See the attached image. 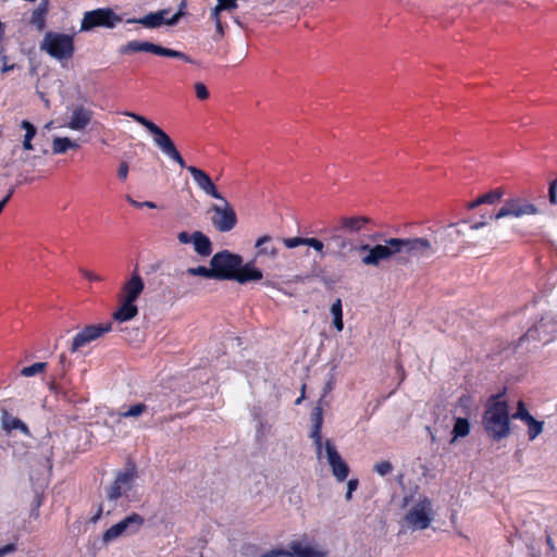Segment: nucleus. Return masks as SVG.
I'll return each instance as SVG.
<instances>
[{"label":"nucleus","instance_id":"f257e3e1","mask_svg":"<svg viewBox=\"0 0 557 557\" xmlns=\"http://www.w3.org/2000/svg\"><path fill=\"white\" fill-rule=\"evenodd\" d=\"M123 114L143 125L152 135L153 144L164 156L176 162L181 168H186L193 176L196 186L203 194L220 201V203H213L209 209V212H212L211 223L215 230L221 233L232 231L237 224L235 210L227 199L218 190V187L209 174L194 165L186 166L183 157L176 149L171 137L156 123L135 112L125 111Z\"/></svg>","mask_w":557,"mask_h":557},{"label":"nucleus","instance_id":"f03ea898","mask_svg":"<svg viewBox=\"0 0 557 557\" xmlns=\"http://www.w3.org/2000/svg\"><path fill=\"white\" fill-rule=\"evenodd\" d=\"M482 424L486 434L494 441H500L510 434L508 405L502 394L493 395L487 400Z\"/></svg>","mask_w":557,"mask_h":557},{"label":"nucleus","instance_id":"7ed1b4c3","mask_svg":"<svg viewBox=\"0 0 557 557\" xmlns=\"http://www.w3.org/2000/svg\"><path fill=\"white\" fill-rule=\"evenodd\" d=\"M39 49L59 62L67 61L73 58L75 52L74 36L65 33L47 32Z\"/></svg>","mask_w":557,"mask_h":557},{"label":"nucleus","instance_id":"20e7f679","mask_svg":"<svg viewBox=\"0 0 557 557\" xmlns=\"http://www.w3.org/2000/svg\"><path fill=\"white\" fill-rule=\"evenodd\" d=\"M359 252H367L361 258V263L367 267H379L382 261H388L399 256L398 238H388L384 244L370 246L363 244L358 247Z\"/></svg>","mask_w":557,"mask_h":557},{"label":"nucleus","instance_id":"39448f33","mask_svg":"<svg viewBox=\"0 0 557 557\" xmlns=\"http://www.w3.org/2000/svg\"><path fill=\"white\" fill-rule=\"evenodd\" d=\"M137 478L136 467L131 465L123 471L116 473L114 481L106 487V497L110 502H116L120 498L128 499Z\"/></svg>","mask_w":557,"mask_h":557},{"label":"nucleus","instance_id":"423d86ee","mask_svg":"<svg viewBox=\"0 0 557 557\" xmlns=\"http://www.w3.org/2000/svg\"><path fill=\"white\" fill-rule=\"evenodd\" d=\"M412 530H425L433 521V503L428 497H420L404 517Z\"/></svg>","mask_w":557,"mask_h":557},{"label":"nucleus","instance_id":"0eeeda50","mask_svg":"<svg viewBox=\"0 0 557 557\" xmlns=\"http://www.w3.org/2000/svg\"><path fill=\"white\" fill-rule=\"evenodd\" d=\"M242 263L243 258L228 250L216 252L210 260L215 280H233Z\"/></svg>","mask_w":557,"mask_h":557},{"label":"nucleus","instance_id":"6e6552de","mask_svg":"<svg viewBox=\"0 0 557 557\" xmlns=\"http://www.w3.org/2000/svg\"><path fill=\"white\" fill-rule=\"evenodd\" d=\"M145 523V519L139 513H131L120 522L110 527L102 535V542L109 544L121 536L136 534Z\"/></svg>","mask_w":557,"mask_h":557},{"label":"nucleus","instance_id":"1a4fd4ad","mask_svg":"<svg viewBox=\"0 0 557 557\" xmlns=\"http://www.w3.org/2000/svg\"><path fill=\"white\" fill-rule=\"evenodd\" d=\"M140 51L150 52L162 57L177 58L187 63H193V60L187 54L177 50L164 48L149 41L132 40L122 46L120 49V52L123 54Z\"/></svg>","mask_w":557,"mask_h":557},{"label":"nucleus","instance_id":"9d476101","mask_svg":"<svg viewBox=\"0 0 557 557\" xmlns=\"http://www.w3.org/2000/svg\"><path fill=\"white\" fill-rule=\"evenodd\" d=\"M112 330V323L107 322L102 324H89L83 327L73 337L70 344V351L72 354L78 352L82 348L86 347L90 343L101 338L104 334Z\"/></svg>","mask_w":557,"mask_h":557},{"label":"nucleus","instance_id":"9b49d317","mask_svg":"<svg viewBox=\"0 0 557 557\" xmlns=\"http://www.w3.org/2000/svg\"><path fill=\"white\" fill-rule=\"evenodd\" d=\"M399 256L408 258H429L436 247L425 237L398 238Z\"/></svg>","mask_w":557,"mask_h":557},{"label":"nucleus","instance_id":"f8f14e48","mask_svg":"<svg viewBox=\"0 0 557 557\" xmlns=\"http://www.w3.org/2000/svg\"><path fill=\"white\" fill-rule=\"evenodd\" d=\"M122 18L111 9H97L84 14L81 32H87L98 26L113 28Z\"/></svg>","mask_w":557,"mask_h":557},{"label":"nucleus","instance_id":"ddd939ff","mask_svg":"<svg viewBox=\"0 0 557 557\" xmlns=\"http://www.w3.org/2000/svg\"><path fill=\"white\" fill-rule=\"evenodd\" d=\"M537 213V208L522 198H511L504 202L503 207L490 215V220H500L504 218H522Z\"/></svg>","mask_w":557,"mask_h":557},{"label":"nucleus","instance_id":"4468645a","mask_svg":"<svg viewBox=\"0 0 557 557\" xmlns=\"http://www.w3.org/2000/svg\"><path fill=\"white\" fill-rule=\"evenodd\" d=\"M324 450L327 463L332 470V474L336 481L344 482L348 478L349 466L346 461H344L335 445L330 440L325 441Z\"/></svg>","mask_w":557,"mask_h":557},{"label":"nucleus","instance_id":"2eb2a0df","mask_svg":"<svg viewBox=\"0 0 557 557\" xmlns=\"http://www.w3.org/2000/svg\"><path fill=\"white\" fill-rule=\"evenodd\" d=\"M556 334L557 321L555 319L543 318L521 337V341L533 339L549 343Z\"/></svg>","mask_w":557,"mask_h":557},{"label":"nucleus","instance_id":"dca6fc26","mask_svg":"<svg viewBox=\"0 0 557 557\" xmlns=\"http://www.w3.org/2000/svg\"><path fill=\"white\" fill-rule=\"evenodd\" d=\"M168 10H161L158 12L149 13L140 18H129L127 20V23H138L147 28H157L163 24L173 26L178 22L182 15L181 12H177L171 18H168Z\"/></svg>","mask_w":557,"mask_h":557},{"label":"nucleus","instance_id":"f3484780","mask_svg":"<svg viewBox=\"0 0 557 557\" xmlns=\"http://www.w3.org/2000/svg\"><path fill=\"white\" fill-rule=\"evenodd\" d=\"M145 289V282L135 269L128 280L122 286L121 298L128 301H136Z\"/></svg>","mask_w":557,"mask_h":557},{"label":"nucleus","instance_id":"a211bd4d","mask_svg":"<svg viewBox=\"0 0 557 557\" xmlns=\"http://www.w3.org/2000/svg\"><path fill=\"white\" fill-rule=\"evenodd\" d=\"M94 112L84 106H76L65 126L72 131H84L92 120Z\"/></svg>","mask_w":557,"mask_h":557},{"label":"nucleus","instance_id":"6ab92c4d","mask_svg":"<svg viewBox=\"0 0 557 557\" xmlns=\"http://www.w3.org/2000/svg\"><path fill=\"white\" fill-rule=\"evenodd\" d=\"M289 549L292 557H327V550L317 544L294 541Z\"/></svg>","mask_w":557,"mask_h":557},{"label":"nucleus","instance_id":"aec40b11","mask_svg":"<svg viewBox=\"0 0 557 557\" xmlns=\"http://www.w3.org/2000/svg\"><path fill=\"white\" fill-rule=\"evenodd\" d=\"M368 223L369 219L366 216H343L338 220L334 231L346 235H355L361 232Z\"/></svg>","mask_w":557,"mask_h":557},{"label":"nucleus","instance_id":"412c9836","mask_svg":"<svg viewBox=\"0 0 557 557\" xmlns=\"http://www.w3.org/2000/svg\"><path fill=\"white\" fill-rule=\"evenodd\" d=\"M0 422L2 430L7 433L18 430L24 435L32 436L29 428L21 419L10 414L7 409L1 410Z\"/></svg>","mask_w":557,"mask_h":557},{"label":"nucleus","instance_id":"4be33fe9","mask_svg":"<svg viewBox=\"0 0 557 557\" xmlns=\"http://www.w3.org/2000/svg\"><path fill=\"white\" fill-rule=\"evenodd\" d=\"M262 276V271L256 268L253 265V262H248L246 264L242 263L239 270H237V273H235L233 280H235L239 284H246L250 281H260Z\"/></svg>","mask_w":557,"mask_h":557},{"label":"nucleus","instance_id":"5701e85b","mask_svg":"<svg viewBox=\"0 0 557 557\" xmlns=\"http://www.w3.org/2000/svg\"><path fill=\"white\" fill-rule=\"evenodd\" d=\"M255 246L258 250L257 256H265L274 260L278 255V248L269 235L258 238Z\"/></svg>","mask_w":557,"mask_h":557},{"label":"nucleus","instance_id":"b1692460","mask_svg":"<svg viewBox=\"0 0 557 557\" xmlns=\"http://www.w3.org/2000/svg\"><path fill=\"white\" fill-rule=\"evenodd\" d=\"M342 232L332 231V235L330 240L334 243L337 255L344 257L346 252L358 250V247L354 244L352 240L347 238Z\"/></svg>","mask_w":557,"mask_h":557},{"label":"nucleus","instance_id":"393cba45","mask_svg":"<svg viewBox=\"0 0 557 557\" xmlns=\"http://www.w3.org/2000/svg\"><path fill=\"white\" fill-rule=\"evenodd\" d=\"M147 410H148V406L146 404L136 403L128 407H126V406L122 407V409L120 411L111 413V417H116L117 422L120 421L121 418L136 420V419L140 418L144 413H146Z\"/></svg>","mask_w":557,"mask_h":557},{"label":"nucleus","instance_id":"a878e982","mask_svg":"<svg viewBox=\"0 0 557 557\" xmlns=\"http://www.w3.org/2000/svg\"><path fill=\"white\" fill-rule=\"evenodd\" d=\"M138 314V308L134 301L121 298L120 308L113 313V319L119 322H126Z\"/></svg>","mask_w":557,"mask_h":557},{"label":"nucleus","instance_id":"bb28decb","mask_svg":"<svg viewBox=\"0 0 557 557\" xmlns=\"http://www.w3.org/2000/svg\"><path fill=\"white\" fill-rule=\"evenodd\" d=\"M193 245L195 251L201 257H208L212 252L210 238L199 231L194 232Z\"/></svg>","mask_w":557,"mask_h":557},{"label":"nucleus","instance_id":"cd10ccee","mask_svg":"<svg viewBox=\"0 0 557 557\" xmlns=\"http://www.w3.org/2000/svg\"><path fill=\"white\" fill-rule=\"evenodd\" d=\"M79 145L69 137H54L52 140V152L54 154H63L69 149H77Z\"/></svg>","mask_w":557,"mask_h":557},{"label":"nucleus","instance_id":"c85d7f7f","mask_svg":"<svg viewBox=\"0 0 557 557\" xmlns=\"http://www.w3.org/2000/svg\"><path fill=\"white\" fill-rule=\"evenodd\" d=\"M47 13L45 4L38 5L32 13L30 24L39 32L44 30L46 27Z\"/></svg>","mask_w":557,"mask_h":557},{"label":"nucleus","instance_id":"c756f323","mask_svg":"<svg viewBox=\"0 0 557 557\" xmlns=\"http://www.w3.org/2000/svg\"><path fill=\"white\" fill-rule=\"evenodd\" d=\"M330 312H331V314L333 317L334 327L338 332L343 331V329H344V323H343V306H342V300L339 298L336 299L332 304Z\"/></svg>","mask_w":557,"mask_h":557},{"label":"nucleus","instance_id":"7c9ffc66","mask_svg":"<svg viewBox=\"0 0 557 557\" xmlns=\"http://www.w3.org/2000/svg\"><path fill=\"white\" fill-rule=\"evenodd\" d=\"M21 127L23 129H25V135H24V139H23V148L25 150H33L34 147H33L32 140L37 133L36 127L27 120H23L21 122Z\"/></svg>","mask_w":557,"mask_h":557},{"label":"nucleus","instance_id":"2f4dec72","mask_svg":"<svg viewBox=\"0 0 557 557\" xmlns=\"http://www.w3.org/2000/svg\"><path fill=\"white\" fill-rule=\"evenodd\" d=\"M470 433V423L467 418H456L455 424L453 428V441L465 437Z\"/></svg>","mask_w":557,"mask_h":557},{"label":"nucleus","instance_id":"473e14b6","mask_svg":"<svg viewBox=\"0 0 557 557\" xmlns=\"http://www.w3.org/2000/svg\"><path fill=\"white\" fill-rule=\"evenodd\" d=\"M524 423L528 425V436L530 441H534L543 432L544 422L537 421L533 416L524 421Z\"/></svg>","mask_w":557,"mask_h":557},{"label":"nucleus","instance_id":"72a5a7b5","mask_svg":"<svg viewBox=\"0 0 557 557\" xmlns=\"http://www.w3.org/2000/svg\"><path fill=\"white\" fill-rule=\"evenodd\" d=\"M47 368H48V363L47 362H35L32 366L24 367L20 371V375H22L24 377L36 376L38 374L44 373Z\"/></svg>","mask_w":557,"mask_h":557},{"label":"nucleus","instance_id":"f704fd0d","mask_svg":"<svg viewBox=\"0 0 557 557\" xmlns=\"http://www.w3.org/2000/svg\"><path fill=\"white\" fill-rule=\"evenodd\" d=\"M440 234L443 242L449 243L457 242L463 235V233L457 228L455 224L448 225Z\"/></svg>","mask_w":557,"mask_h":557},{"label":"nucleus","instance_id":"c9c22d12","mask_svg":"<svg viewBox=\"0 0 557 557\" xmlns=\"http://www.w3.org/2000/svg\"><path fill=\"white\" fill-rule=\"evenodd\" d=\"M310 437L313 441L315 446L317 457L318 459L322 458V451L324 449L325 443L322 442L321 429H317V426H312Z\"/></svg>","mask_w":557,"mask_h":557},{"label":"nucleus","instance_id":"e433bc0d","mask_svg":"<svg viewBox=\"0 0 557 557\" xmlns=\"http://www.w3.org/2000/svg\"><path fill=\"white\" fill-rule=\"evenodd\" d=\"M218 3L211 12V15H220L221 11H231L237 8V0H216Z\"/></svg>","mask_w":557,"mask_h":557},{"label":"nucleus","instance_id":"4c0bfd02","mask_svg":"<svg viewBox=\"0 0 557 557\" xmlns=\"http://www.w3.org/2000/svg\"><path fill=\"white\" fill-rule=\"evenodd\" d=\"M504 191L500 188H495L481 196L483 205H493L502 199Z\"/></svg>","mask_w":557,"mask_h":557},{"label":"nucleus","instance_id":"58836bf2","mask_svg":"<svg viewBox=\"0 0 557 557\" xmlns=\"http://www.w3.org/2000/svg\"><path fill=\"white\" fill-rule=\"evenodd\" d=\"M213 269L212 267L211 268H206V267H202V265H199L197 268H189L187 270V273L193 275V276H203L206 278H214V274L213 273Z\"/></svg>","mask_w":557,"mask_h":557},{"label":"nucleus","instance_id":"ea45409f","mask_svg":"<svg viewBox=\"0 0 557 557\" xmlns=\"http://www.w3.org/2000/svg\"><path fill=\"white\" fill-rule=\"evenodd\" d=\"M394 467L392 462L384 460L374 465L373 470L381 476H385L393 471Z\"/></svg>","mask_w":557,"mask_h":557},{"label":"nucleus","instance_id":"a19ab883","mask_svg":"<svg viewBox=\"0 0 557 557\" xmlns=\"http://www.w3.org/2000/svg\"><path fill=\"white\" fill-rule=\"evenodd\" d=\"M305 245L313 248L317 252L323 257L324 253V244L322 240L314 237H306Z\"/></svg>","mask_w":557,"mask_h":557},{"label":"nucleus","instance_id":"79ce46f5","mask_svg":"<svg viewBox=\"0 0 557 557\" xmlns=\"http://www.w3.org/2000/svg\"><path fill=\"white\" fill-rule=\"evenodd\" d=\"M532 416L530 414V412L525 408L524 403L520 400L518 403L517 411L512 414V418L521 420V421L524 422V421H527Z\"/></svg>","mask_w":557,"mask_h":557},{"label":"nucleus","instance_id":"37998d69","mask_svg":"<svg viewBox=\"0 0 557 557\" xmlns=\"http://www.w3.org/2000/svg\"><path fill=\"white\" fill-rule=\"evenodd\" d=\"M312 426H317V429H322L323 424V410L320 406L314 407L311 413Z\"/></svg>","mask_w":557,"mask_h":557},{"label":"nucleus","instance_id":"c03bdc74","mask_svg":"<svg viewBox=\"0 0 557 557\" xmlns=\"http://www.w3.org/2000/svg\"><path fill=\"white\" fill-rule=\"evenodd\" d=\"M252 557H292L290 556V549H271L267 553H262L258 556Z\"/></svg>","mask_w":557,"mask_h":557},{"label":"nucleus","instance_id":"a18cd8bd","mask_svg":"<svg viewBox=\"0 0 557 557\" xmlns=\"http://www.w3.org/2000/svg\"><path fill=\"white\" fill-rule=\"evenodd\" d=\"M306 237H290V238H284L283 244L286 248L293 249L298 246L305 245Z\"/></svg>","mask_w":557,"mask_h":557},{"label":"nucleus","instance_id":"49530a36","mask_svg":"<svg viewBox=\"0 0 557 557\" xmlns=\"http://www.w3.org/2000/svg\"><path fill=\"white\" fill-rule=\"evenodd\" d=\"M195 92L199 100H207L209 98V91L203 83L195 84Z\"/></svg>","mask_w":557,"mask_h":557},{"label":"nucleus","instance_id":"de8ad7c7","mask_svg":"<svg viewBox=\"0 0 557 557\" xmlns=\"http://www.w3.org/2000/svg\"><path fill=\"white\" fill-rule=\"evenodd\" d=\"M128 171H129L128 164L125 161L120 162L119 168H117V178L121 182H125L128 177Z\"/></svg>","mask_w":557,"mask_h":557},{"label":"nucleus","instance_id":"09e8293b","mask_svg":"<svg viewBox=\"0 0 557 557\" xmlns=\"http://www.w3.org/2000/svg\"><path fill=\"white\" fill-rule=\"evenodd\" d=\"M211 17L215 23V35L213 38L214 40H219L224 34L223 25L220 20V15H211Z\"/></svg>","mask_w":557,"mask_h":557},{"label":"nucleus","instance_id":"8fccbe9b","mask_svg":"<svg viewBox=\"0 0 557 557\" xmlns=\"http://www.w3.org/2000/svg\"><path fill=\"white\" fill-rule=\"evenodd\" d=\"M79 272H81V274H82L85 278H87V280H89V281H92V282H99V281H101V280H102L100 275H97V274L92 273V272H91V271H89V270H86V269H79Z\"/></svg>","mask_w":557,"mask_h":557},{"label":"nucleus","instance_id":"3c124183","mask_svg":"<svg viewBox=\"0 0 557 557\" xmlns=\"http://www.w3.org/2000/svg\"><path fill=\"white\" fill-rule=\"evenodd\" d=\"M177 239L181 244H184V245L190 244V243H193V239H194V233L190 235L187 232H181L177 235Z\"/></svg>","mask_w":557,"mask_h":557},{"label":"nucleus","instance_id":"603ef678","mask_svg":"<svg viewBox=\"0 0 557 557\" xmlns=\"http://www.w3.org/2000/svg\"><path fill=\"white\" fill-rule=\"evenodd\" d=\"M16 550V545L13 543L7 544L0 547V557H5L9 554H12Z\"/></svg>","mask_w":557,"mask_h":557},{"label":"nucleus","instance_id":"864d4df0","mask_svg":"<svg viewBox=\"0 0 557 557\" xmlns=\"http://www.w3.org/2000/svg\"><path fill=\"white\" fill-rule=\"evenodd\" d=\"M549 201L554 205L557 203V180L549 186Z\"/></svg>","mask_w":557,"mask_h":557},{"label":"nucleus","instance_id":"5fc2aeb1","mask_svg":"<svg viewBox=\"0 0 557 557\" xmlns=\"http://www.w3.org/2000/svg\"><path fill=\"white\" fill-rule=\"evenodd\" d=\"M358 485H359V481L358 479H350L348 482H347V490L349 492H355L357 488H358Z\"/></svg>","mask_w":557,"mask_h":557},{"label":"nucleus","instance_id":"6e6d98bb","mask_svg":"<svg viewBox=\"0 0 557 557\" xmlns=\"http://www.w3.org/2000/svg\"><path fill=\"white\" fill-rule=\"evenodd\" d=\"M334 388V379L331 376V379L325 383L323 387V395H326Z\"/></svg>","mask_w":557,"mask_h":557},{"label":"nucleus","instance_id":"4d7b16f0","mask_svg":"<svg viewBox=\"0 0 557 557\" xmlns=\"http://www.w3.org/2000/svg\"><path fill=\"white\" fill-rule=\"evenodd\" d=\"M486 224H487V221L485 220V216H482V220L480 222L472 223L470 225V228L475 231V230L482 228Z\"/></svg>","mask_w":557,"mask_h":557},{"label":"nucleus","instance_id":"13d9d810","mask_svg":"<svg viewBox=\"0 0 557 557\" xmlns=\"http://www.w3.org/2000/svg\"><path fill=\"white\" fill-rule=\"evenodd\" d=\"M12 194H13V189H11L8 193V195L2 200H0V213L2 212V210L5 207V205L8 203V201L10 200Z\"/></svg>","mask_w":557,"mask_h":557},{"label":"nucleus","instance_id":"bf43d9fd","mask_svg":"<svg viewBox=\"0 0 557 557\" xmlns=\"http://www.w3.org/2000/svg\"><path fill=\"white\" fill-rule=\"evenodd\" d=\"M483 205V202L481 201V196L479 198H476L475 200L471 201L468 203L467 208L469 210H473L475 209L476 207Z\"/></svg>","mask_w":557,"mask_h":557},{"label":"nucleus","instance_id":"052dcab7","mask_svg":"<svg viewBox=\"0 0 557 557\" xmlns=\"http://www.w3.org/2000/svg\"><path fill=\"white\" fill-rule=\"evenodd\" d=\"M126 200H127V202H128L129 205H132V206H134V207H136V208H143V202H139V201H137V200L133 199V198H132L131 196H128V195L126 196Z\"/></svg>","mask_w":557,"mask_h":557},{"label":"nucleus","instance_id":"680f3d73","mask_svg":"<svg viewBox=\"0 0 557 557\" xmlns=\"http://www.w3.org/2000/svg\"><path fill=\"white\" fill-rule=\"evenodd\" d=\"M59 362L60 364L62 366V368H65L66 364H67V359H66V356L64 354H61L59 356Z\"/></svg>","mask_w":557,"mask_h":557},{"label":"nucleus","instance_id":"e2e57ef3","mask_svg":"<svg viewBox=\"0 0 557 557\" xmlns=\"http://www.w3.org/2000/svg\"><path fill=\"white\" fill-rule=\"evenodd\" d=\"M143 207H147L149 209H156L158 208L157 203L152 202V201H144L143 202Z\"/></svg>","mask_w":557,"mask_h":557},{"label":"nucleus","instance_id":"0e129e2a","mask_svg":"<svg viewBox=\"0 0 557 557\" xmlns=\"http://www.w3.org/2000/svg\"><path fill=\"white\" fill-rule=\"evenodd\" d=\"M13 69H14V64H10V65L4 64V65L2 66V69H1V72H2V73H8V72L12 71Z\"/></svg>","mask_w":557,"mask_h":557},{"label":"nucleus","instance_id":"69168bd1","mask_svg":"<svg viewBox=\"0 0 557 557\" xmlns=\"http://www.w3.org/2000/svg\"><path fill=\"white\" fill-rule=\"evenodd\" d=\"M4 24L0 22V41L4 38Z\"/></svg>","mask_w":557,"mask_h":557},{"label":"nucleus","instance_id":"338daca9","mask_svg":"<svg viewBox=\"0 0 557 557\" xmlns=\"http://www.w3.org/2000/svg\"><path fill=\"white\" fill-rule=\"evenodd\" d=\"M101 512H102V508H99V510H98L97 515L91 519V521H92V522H96V521L100 518Z\"/></svg>","mask_w":557,"mask_h":557},{"label":"nucleus","instance_id":"774afa93","mask_svg":"<svg viewBox=\"0 0 557 557\" xmlns=\"http://www.w3.org/2000/svg\"><path fill=\"white\" fill-rule=\"evenodd\" d=\"M352 493H354V492H349V491L347 490L346 495H345L346 500H350V499H351Z\"/></svg>","mask_w":557,"mask_h":557}]
</instances>
